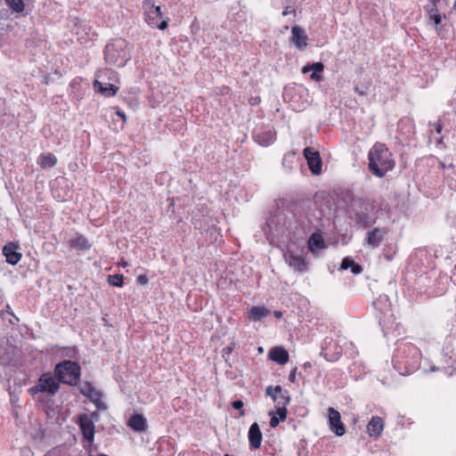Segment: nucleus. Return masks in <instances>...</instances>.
Returning a JSON list of instances; mask_svg holds the SVG:
<instances>
[{"mask_svg": "<svg viewBox=\"0 0 456 456\" xmlns=\"http://www.w3.org/2000/svg\"><path fill=\"white\" fill-rule=\"evenodd\" d=\"M368 159L370 171L378 177H383L395 167L390 151L381 142H377L370 148Z\"/></svg>", "mask_w": 456, "mask_h": 456, "instance_id": "obj_1", "label": "nucleus"}, {"mask_svg": "<svg viewBox=\"0 0 456 456\" xmlns=\"http://www.w3.org/2000/svg\"><path fill=\"white\" fill-rule=\"evenodd\" d=\"M282 256L286 264L295 272L305 273L307 271V262L302 241H289L282 248Z\"/></svg>", "mask_w": 456, "mask_h": 456, "instance_id": "obj_2", "label": "nucleus"}, {"mask_svg": "<svg viewBox=\"0 0 456 456\" xmlns=\"http://www.w3.org/2000/svg\"><path fill=\"white\" fill-rule=\"evenodd\" d=\"M104 60L109 65L118 68L124 67L130 60L126 41L118 38L107 44L104 51Z\"/></svg>", "mask_w": 456, "mask_h": 456, "instance_id": "obj_3", "label": "nucleus"}, {"mask_svg": "<svg viewBox=\"0 0 456 456\" xmlns=\"http://www.w3.org/2000/svg\"><path fill=\"white\" fill-rule=\"evenodd\" d=\"M54 373L60 382L74 386L79 380L80 367L74 362L64 361L56 365Z\"/></svg>", "mask_w": 456, "mask_h": 456, "instance_id": "obj_4", "label": "nucleus"}, {"mask_svg": "<svg viewBox=\"0 0 456 456\" xmlns=\"http://www.w3.org/2000/svg\"><path fill=\"white\" fill-rule=\"evenodd\" d=\"M59 379L51 373H44L40 376L35 386L28 389L32 396L44 394L46 395H53L59 390Z\"/></svg>", "mask_w": 456, "mask_h": 456, "instance_id": "obj_5", "label": "nucleus"}, {"mask_svg": "<svg viewBox=\"0 0 456 456\" xmlns=\"http://www.w3.org/2000/svg\"><path fill=\"white\" fill-rule=\"evenodd\" d=\"M105 75H112V81H116L118 79V74L114 70L101 69L95 73V80L94 82V90L107 97L114 96L117 94L118 87L110 82L105 81V79H103V76Z\"/></svg>", "mask_w": 456, "mask_h": 456, "instance_id": "obj_6", "label": "nucleus"}, {"mask_svg": "<svg viewBox=\"0 0 456 456\" xmlns=\"http://www.w3.org/2000/svg\"><path fill=\"white\" fill-rule=\"evenodd\" d=\"M143 8L145 11V21L149 26L161 30L167 27V20L159 21L162 18L160 6H157L151 1L147 0L143 3Z\"/></svg>", "mask_w": 456, "mask_h": 456, "instance_id": "obj_7", "label": "nucleus"}, {"mask_svg": "<svg viewBox=\"0 0 456 456\" xmlns=\"http://www.w3.org/2000/svg\"><path fill=\"white\" fill-rule=\"evenodd\" d=\"M17 22L10 20L3 12L0 11V46L7 45L13 37V30Z\"/></svg>", "mask_w": 456, "mask_h": 456, "instance_id": "obj_8", "label": "nucleus"}, {"mask_svg": "<svg viewBox=\"0 0 456 456\" xmlns=\"http://www.w3.org/2000/svg\"><path fill=\"white\" fill-rule=\"evenodd\" d=\"M377 311L380 312L382 316L379 318L380 322H386L393 317L391 314V304L387 295H380L373 303Z\"/></svg>", "mask_w": 456, "mask_h": 456, "instance_id": "obj_9", "label": "nucleus"}, {"mask_svg": "<svg viewBox=\"0 0 456 456\" xmlns=\"http://www.w3.org/2000/svg\"><path fill=\"white\" fill-rule=\"evenodd\" d=\"M328 412V422L330 430L334 432L338 436H342L346 433V429L344 424L341 421L340 413L331 407L329 408Z\"/></svg>", "mask_w": 456, "mask_h": 456, "instance_id": "obj_10", "label": "nucleus"}, {"mask_svg": "<svg viewBox=\"0 0 456 456\" xmlns=\"http://www.w3.org/2000/svg\"><path fill=\"white\" fill-rule=\"evenodd\" d=\"M304 156L307 160L308 167L314 175H319L322 171V160L319 152L312 148L304 150Z\"/></svg>", "mask_w": 456, "mask_h": 456, "instance_id": "obj_11", "label": "nucleus"}, {"mask_svg": "<svg viewBox=\"0 0 456 456\" xmlns=\"http://www.w3.org/2000/svg\"><path fill=\"white\" fill-rule=\"evenodd\" d=\"M308 37L304 28L299 26H293L291 28L290 42L295 47L303 51L307 46Z\"/></svg>", "mask_w": 456, "mask_h": 456, "instance_id": "obj_12", "label": "nucleus"}, {"mask_svg": "<svg viewBox=\"0 0 456 456\" xmlns=\"http://www.w3.org/2000/svg\"><path fill=\"white\" fill-rule=\"evenodd\" d=\"M386 232L380 228H373L366 233L363 245L370 248H378L384 240Z\"/></svg>", "mask_w": 456, "mask_h": 456, "instance_id": "obj_13", "label": "nucleus"}, {"mask_svg": "<svg viewBox=\"0 0 456 456\" xmlns=\"http://www.w3.org/2000/svg\"><path fill=\"white\" fill-rule=\"evenodd\" d=\"M266 395L272 397V399L279 405V406H286L290 398L287 395V392H283L281 386H276L273 387L269 386L265 390Z\"/></svg>", "mask_w": 456, "mask_h": 456, "instance_id": "obj_14", "label": "nucleus"}, {"mask_svg": "<svg viewBox=\"0 0 456 456\" xmlns=\"http://www.w3.org/2000/svg\"><path fill=\"white\" fill-rule=\"evenodd\" d=\"M79 426L82 430L84 439L91 444L94 437V422L87 415H82L79 418Z\"/></svg>", "mask_w": 456, "mask_h": 456, "instance_id": "obj_15", "label": "nucleus"}, {"mask_svg": "<svg viewBox=\"0 0 456 456\" xmlns=\"http://www.w3.org/2000/svg\"><path fill=\"white\" fill-rule=\"evenodd\" d=\"M324 70V65L322 62H314L305 65L301 72L303 74L310 73V78L313 81L319 82L322 80V73Z\"/></svg>", "mask_w": 456, "mask_h": 456, "instance_id": "obj_16", "label": "nucleus"}, {"mask_svg": "<svg viewBox=\"0 0 456 456\" xmlns=\"http://www.w3.org/2000/svg\"><path fill=\"white\" fill-rule=\"evenodd\" d=\"M384 429V420L379 416H374L367 425V433L370 436L378 438Z\"/></svg>", "mask_w": 456, "mask_h": 456, "instance_id": "obj_17", "label": "nucleus"}, {"mask_svg": "<svg viewBox=\"0 0 456 456\" xmlns=\"http://www.w3.org/2000/svg\"><path fill=\"white\" fill-rule=\"evenodd\" d=\"M308 248L314 255L326 248L325 241L320 233H313L308 240Z\"/></svg>", "mask_w": 456, "mask_h": 456, "instance_id": "obj_18", "label": "nucleus"}, {"mask_svg": "<svg viewBox=\"0 0 456 456\" xmlns=\"http://www.w3.org/2000/svg\"><path fill=\"white\" fill-rule=\"evenodd\" d=\"M248 442L253 449H258L262 443V432L257 423H253L248 429Z\"/></svg>", "mask_w": 456, "mask_h": 456, "instance_id": "obj_19", "label": "nucleus"}, {"mask_svg": "<svg viewBox=\"0 0 456 456\" xmlns=\"http://www.w3.org/2000/svg\"><path fill=\"white\" fill-rule=\"evenodd\" d=\"M269 358L278 364L284 365L289 362V353L281 346L273 347L269 351Z\"/></svg>", "mask_w": 456, "mask_h": 456, "instance_id": "obj_20", "label": "nucleus"}, {"mask_svg": "<svg viewBox=\"0 0 456 456\" xmlns=\"http://www.w3.org/2000/svg\"><path fill=\"white\" fill-rule=\"evenodd\" d=\"M17 248L14 244H8L3 248V254L6 257V262L10 265H16L22 256L20 253L16 251Z\"/></svg>", "mask_w": 456, "mask_h": 456, "instance_id": "obj_21", "label": "nucleus"}, {"mask_svg": "<svg viewBox=\"0 0 456 456\" xmlns=\"http://www.w3.org/2000/svg\"><path fill=\"white\" fill-rule=\"evenodd\" d=\"M127 425L136 432H142L147 428V420L142 414H134L130 417Z\"/></svg>", "mask_w": 456, "mask_h": 456, "instance_id": "obj_22", "label": "nucleus"}, {"mask_svg": "<svg viewBox=\"0 0 456 456\" xmlns=\"http://www.w3.org/2000/svg\"><path fill=\"white\" fill-rule=\"evenodd\" d=\"M276 139V134L272 130H265L262 132H257L255 134L256 142L263 146H268L272 144Z\"/></svg>", "mask_w": 456, "mask_h": 456, "instance_id": "obj_23", "label": "nucleus"}, {"mask_svg": "<svg viewBox=\"0 0 456 456\" xmlns=\"http://www.w3.org/2000/svg\"><path fill=\"white\" fill-rule=\"evenodd\" d=\"M270 314V310L265 306H253L248 312V317L253 322L262 321Z\"/></svg>", "mask_w": 456, "mask_h": 456, "instance_id": "obj_24", "label": "nucleus"}, {"mask_svg": "<svg viewBox=\"0 0 456 456\" xmlns=\"http://www.w3.org/2000/svg\"><path fill=\"white\" fill-rule=\"evenodd\" d=\"M270 425L273 428L277 427L281 421L285 420L287 417L286 406H278L274 412H271Z\"/></svg>", "mask_w": 456, "mask_h": 456, "instance_id": "obj_25", "label": "nucleus"}, {"mask_svg": "<svg viewBox=\"0 0 456 456\" xmlns=\"http://www.w3.org/2000/svg\"><path fill=\"white\" fill-rule=\"evenodd\" d=\"M69 245L78 250L89 249L91 245L83 235H77L69 240Z\"/></svg>", "mask_w": 456, "mask_h": 456, "instance_id": "obj_26", "label": "nucleus"}, {"mask_svg": "<svg viewBox=\"0 0 456 456\" xmlns=\"http://www.w3.org/2000/svg\"><path fill=\"white\" fill-rule=\"evenodd\" d=\"M57 162L56 157L53 153H44L38 158L37 163L43 168H48L53 167Z\"/></svg>", "mask_w": 456, "mask_h": 456, "instance_id": "obj_27", "label": "nucleus"}, {"mask_svg": "<svg viewBox=\"0 0 456 456\" xmlns=\"http://www.w3.org/2000/svg\"><path fill=\"white\" fill-rule=\"evenodd\" d=\"M425 8L428 14L429 20H433L436 25L440 24L441 17L436 9L435 0H430V3Z\"/></svg>", "mask_w": 456, "mask_h": 456, "instance_id": "obj_28", "label": "nucleus"}, {"mask_svg": "<svg viewBox=\"0 0 456 456\" xmlns=\"http://www.w3.org/2000/svg\"><path fill=\"white\" fill-rule=\"evenodd\" d=\"M348 268H351V272L354 274H359L362 271L361 265H357L352 258L346 257L341 263L340 269L346 270Z\"/></svg>", "mask_w": 456, "mask_h": 456, "instance_id": "obj_29", "label": "nucleus"}, {"mask_svg": "<svg viewBox=\"0 0 456 456\" xmlns=\"http://www.w3.org/2000/svg\"><path fill=\"white\" fill-rule=\"evenodd\" d=\"M356 221L361 226L367 228V227H370L372 224H374L376 222V219L374 216H372L367 213L361 212V213H357Z\"/></svg>", "mask_w": 456, "mask_h": 456, "instance_id": "obj_30", "label": "nucleus"}, {"mask_svg": "<svg viewBox=\"0 0 456 456\" xmlns=\"http://www.w3.org/2000/svg\"><path fill=\"white\" fill-rule=\"evenodd\" d=\"M5 2L15 12H22L24 11L25 4L28 0H5Z\"/></svg>", "mask_w": 456, "mask_h": 456, "instance_id": "obj_31", "label": "nucleus"}, {"mask_svg": "<svg viewBox=\"0 0 456 456\" xmlns=\"http://www.w3.org/2000/svg\"><path fill=\"white\" fill-rule=\"evenodd\" d=\"M124 277L122 274H113L110 275L108 278V281L110 285L115 287H121L123 285Z\"/></svg>", "mask_w": 456, "mask_h": 456, "instance_id": "obj_32", "label": "nucleus"}, {"mask_svg": "<svg viewBox=\"0 0 456 456\" xmlns=\"http://www.w3.org/2000/svg\"><path fill=\"white\" fill-rule=\"evenodd\" d=\"M87 397H89L96 404L98 408L101 407V395L95 388L92 391V394L89 395Z\"/></svg>", "mask_w": 456, "mask_h": 456, "instance_id": "obj_33", "label": "nucleus"}, {"mask_svg": "<svg viewBox=\"0 0 456 456\" xmlns=\"http://www.w3.org/2000/svg\"><path fill=\"white\" fill-rule=\"evenodd\" d=\"M94 389V387L90 383H84L80 387L81 393L86 396L91 395Z\"/></svg>", "mask_w": 456, "mask_h": 456, "instance_id": "obj_34", "label": "nucleus"}, {"mask_svg": "<svg viewBox=\"0 0 456 456\" xmlns=\"http://www.w3.org/2000/svg\"><path fill=\"white\" fill-rule=\"evenodd\" d=\"M137 282L139 284L144 285L148 282V278L145 275H139L137 277Z\"/></svg>", "mask_w": 456, "mask_h": 456, "instance_id": "obj_35", "label": "nucleus"}, {"mask_svg": "<svg viewBox=\"0 0 456 456\" xmlns=\"http://www.w3.org/2000/svg\"><path fill=\"white\" fill-rule=\"evenodd\" d=\"M232 407L236 410H240L243 407V402L240 400H236L232 403Z\"/></svg>", "mask_w": 456, "mask_h": 456, "instance_id": "obj_36", "label": "nucleus"}, {"mask_svg": "<svg viewBox=\"0 0 456 456\" xmlns=\"http://www.w3.org/2000/svg\"><path fill=\"white\" fill-rule=\"evenodd\" d=\"M116 114L122 118V125H124L126 121V114L121 110H117Z\"/></svg>", "mask_w": 456, "mask_h": 456, "instance_id": "obj_37", "label": "nucleus"}, {"mask_svg": "<svg viewBox=\"0 0 456 456\" xmlns=\"http://www.w3.org/2000/svg\"><path fill=\"white\" fill-rule=\"evenodd\" d=\"M295 12V10L291 7H286V9L282 12V15L283 16H287L290 13H294Z\"/></svg>", "mask_w": 456, "mask_h": 456, "instance_id": "obj_38", "label": "nucleus"}, {"mask_svg": "<svg viewBox=\"0 0 456 456\" xmlns=\"http://www.w3.org/2000/svg\"><path fill=\"white\" fill-rule=\"evenodd\" d=\"M232 349H233V347L232 346H226V347L223 348V353L226 354H230L232 352Z\"/></svg>", "mask_w": 456, "mask_h": 456, "instance_id": "obj_39", "label": "nucleus"}, {"mask_svg": "<svg viewBox=\"0 0 456 456\" xmlns=\"http://www.w3.org/2000/svg\"><path fill=\"white\" fill-rule=\"evenodd\" d=\"M103 79H105V81L110 82L112 81V75H105L103 76Z\"/></svg>", "mask_w": 456, "mask_h": 456, "instance_id": "obj_40", "label": "nucleus"}, {"mask_svg": "<svg viewBox=\"0 0 456 456\" xmlns=\"http://www.w3.org/2000/svg\"><path fill=\"white\" fill-rule=\"evenodd\" d=\"M436 130L438 134L441 133L442 126L439 123L436 124Z\"/></svg>", "mask_w": 456, "mask_h": 456, "instance_id": "obj_41", "label": "nucleus"}, {"mask_svg": "<svg viewBox=\"0 0 456 456\" xmlns=\"http://www.w3.org/2000/svg\"><path fill=\"white\" fill-rule=\"evenodd\" d=\"M411 350H412L416 355H419V351L418 350V348H416V347H414V346H411Z\"/></svg>", "mask_w": 456, "mask_h": 456, "instance_id": "obj_42", "label": "nucleus"}, {"mask_svg": "<svg viewBox=\"0 0 456 456\" xmlns=\"http://www.w3.org/2000/svg\"><path fill=\"white\" fill-rule=\"evenodd\" d=\"M274 314H275V316H276V317H278V318H281V315H282L281 312H275V313H274Z\"/></svg>", "mask_w": 456, "mask_h": 456, "instance_id": "obj_43", "label": "nucleus"}, {"mask_svg": "<svg viewBox=\"0 0 456 456\" xmlns=\"http://www.w3.org/2000/svg\"><path fill=\"white\" fill-rule=\"evenodd\" d=\"M127 265V264L125 262V263H122V266L123 267H126Z\"/></svg>", "mask_w": 456, "mask_h": 456, "instance_id": "obj_44", "label": "nucleus"}, {"mask_svg": "<svg viewBox=\"0 0 456 456\" xmlns=\"http://www.w3.org/2000/svg\"><path fill=\"white\" fill-rule=\"evenodd\" d=\"M98 456H109V455H106V454H103V453H100Z\"/></svg>", "mask_w": 456, "mask_h": 456, "instance_id": "obj_45", "label": "nucleus"}, {"mask_svg": "<svg viewBox=\"0 0 456 456\" xmlns=\"http://www.w3.org/2000/svg\"><path fill=\"white\" fill-rule=\"evenodd\" d=\"M258 351H259V352H263V348H262V347H259V348H258Z\"/></svg>", "mask_w": 456, "mask_h": 456, "instance_id": "obj_46", "label": "nucleus"}, {"mask_svg": "<svg viewBox=\"0 0 456 456\" xmlns=\"http://www.w3.org/2000/svg\"><path fill=\"white\" fill-rule=\"evenodd\" d=\"M242 415H244V411H240V416H242Z\"/></svg>", "mask_w": 456, "mask_h": 456, "instance_id": "obj_47", "label": "nucleus"}]
</instances>
